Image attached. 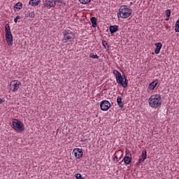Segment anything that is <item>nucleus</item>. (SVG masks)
<instances>
[{"instance_id":"nucleus-1","label":"nucleus","mask_w":179,"mask_h":179,"mask_svg":"<svg viewBox=\"0 0 179 179\" xmlns=\"http://www.w3.org/2000/svg\"><path fill=\"white\" fill-rule=\"evenodd\" d=\"M148 103L150 107L159 108V107H162V96L157 94L152 95L148 99Z\"/></svg>"},{"instance_id":"nucleus-2","label":"nucleus","mask_w":179,"mask_h":179,"mask_svg":"<svg viewBox=\"0 0 179 179\" xmlns=\"http://www.w3.org/2000/svg\"><path fill=\"white\" fill-rule=\"evenodd\" d=\"M119 15L122 19H127L132 15V9L128 8L127 6H121L119 9Z\"/></svg>"},{"instance_id":"nucleus-3","label":"nucleus","mask_w":179,"mask_h":179,"mask_svg":"<svg viewBox=\"0 0 179 179\" xmlns=\"http://www.w3.org/2000/svg\"><path fill=\"white\" fill-rule=\"evenodd\" d=\"M5 32H6V40L7 41L8 45H13V36H12V32L10 31V27L9 24H6Z\"/></svg>"},{"instance_id":"nucleus-4","label":"nucleus","mask_w":179,"mask_h":179,"mask_svg":"<svg viewBox=\"0 0 179 179\" xmlns=\"http://www.w3.org/2000/svg\"><path fill=\"white\" fill-rule=\"evenodd\" d=\"M63 36L62 41H64V43H68V41L72 43V41L75 40V34L69 30L63 31Z\"/></svg>"},{"instance_id":"nucleus-5","label":"nucleus","mask_w":179,"mask_h":179,"mask_svg":"<svg viewBox=\"0 0 179 179\" xmlns=\"http://www.w3.org/2000/svg\"><path fill=\"white\" fill-rule=\"evenodd\" d=\"M12 125L15 131H20V132L24 131V124L17 119H14V121L12 122Z\"/></svg>"},{"instance_id":"nucleus-6","label":"nucleus","mask_w":179,"mask_h":179,"mask_svg":"<svg viewBox=\"0 0 179 179\" xmlns=\"http://www.w3.org/2000/svg\"><path fill=\"white\" fill-rule=\"evenodd\" d=\"M116 81L122 86V87H127L128 83L127 82V77L125 76H120L116 77Z\"/></svg>"},{"instance_id":"nucleus-7","label":"nucleus","mask_w":179,"mask_h":179,"mask_svg":"<svg viewBox=\"0 0 179 179\" xmlns=\"http://www.w3.org/2000/svg\"><path fill=\"white\" fill-rule=\"evenodd\" d=\"M111 107V103L107 100L102 101L100 103V108L102 111H107Z\"/></svg>"},{"instance_id":"nucleus-8","label":"nucleus","mask_w":179,"mask_h":179,"mask_svg":"<svg viewBox=\"0 0 179 179\" xmlns=\"http://www.w3.org/2000/svg\"><path fill=\"white\" fill-rule=\"evenodd\" d=\"M20 85H22L20 81L13 80L10 82V90H13V92H17V90H19V87L20 86Z\"/></svg>"},{"instance_id":"nucleus-9","label":"nucleus","mask_w":179,"mask_h":179,"mask_svg":"<svg viewBox=\"0 0 179 179\" xmlns=\"http://www.w3.org/2000/svg\"><path fill=\"white\" fill-rule=\"evenodd\" d=\"M73 153H74V156L76 159H80V157L83 156V150L80 148H75L73 150Z\"/></svg>"},{"instance_id":"nucleus-10","label":"nucleus","mask_w":179,"mask_h":179,"mask_svg":"<svg viewBox=\"0 0 179 179\" xmlns=\"http://www.w3.org/2000/svg\"><path fill=\"white\" fill-rule=\"evenodd\" d=\"M43 5L46 6V8H54L57 3L54 0H46L44 1Z\"/></svg>"},{"instance_id":"nucleus-11","label":"nucleus","mask_w":179,"mask_h":179,"mask_svg":"<svg viewBox=\"0 0 179 179\" xmlns=\"http://www.w3.org/2000/svg\"><path fill=\"white\" fill-rule=\"evenodd\" d=\"M147 157H148V153H147L146 150L142 151L141 157L139 158L137 164H141L145 162V160H146Z\"/></svg>"},{"instance_id":"nucleus-12","label":"nucleus","mask_w":179,"mask_h":179,"mask_svg":"<svg viewBox=\"0 0 179 179\" xmlns=\"http://www.w3.org/2000/svg\"><path fill=\"white\" fill-rule=\"evenodd\" d=\"M156 46V48L155 50V54H160V50H162V48L163 47V45L162 43H157L155 44Z\"/></svg>"},{"instance_id":"nucleus-13","label":"nucleus","mask_w":179,"mask_h":179,"mask_svg":"<svg viewBox=\"0 0 179 179\" xmlns=\"http://www.w3.org/2000/svg\"><path fill=\"white\" fill-rule=\"evenodd\" d=\"M118 30V25L110 26L109 28V31L110 34H114V33H117Z\"/></svg>"},{"instance_id":"nucleus-14","label":"nucleus","mask_w":179,"mask_h":179,"mask_svg":"<svg viewBox=\"0 0 179 179\" xmlns=\"http://www.w3.org/2000/svg\"><path fill=\"white\" fill-rule=\"evenodd\" d=\"M157 83H159V82H157V80L152 81L148 86V89H150V90H155V87H156V86H157Z\"/></svg>"},{"instance_id":"nucleus-15","label":"nucleus","mask_w":179,"mask_h":179,"mask_svg":"<svg viewBox=\"0 0 179 179\" xmlns=\"http://www.w3.org/2000/svg\"><path fill=\"white\" fill-rule=\"evenodd\" d=\"M117 106L121 108H124V103H122V97L121 96H118L117 99Z\"/></svg>"},{"instance_id":"nucleus-16","label":"nucleus","mask_w":179,"mask_h":179,"mask_svg":"<svg viewBox=\"0 0 179 179\" xmlns=\"http://www.w3.org/2000/svg\"><path fill=\"white\" fill-rule=\"evenodd\" d=\"M40 2H41V0H30L29 1V4L31 5V6H38Z\"/></svg>"},{"instance_id":"nucleus-17","label":"nucleus","mask_w":179,"mask_h":179,"mask_svg":"<svg viewBox=\"0 0 179 179\" xmlns=\"http://www.w3.org/2000/svg\"><path fill=\"white\" fill-rule=\"evenodd\" d=\"M122 162H124V164H129L131 163V162H132V159L129 156H125L123 158Z\"/></svg>"},{"instance_id":"nucleus-18","label":"nucleus","mask_w":179,"mask_h":179,"mask_svg":"<svg viewBox=\"0 0 179 179\" xmlns=\"http://www.w3.org/2000/svg\"><path fill=\"white\" fill-rule=\"evenodd\" d=\"M91 23L92 24V27H97V19L96 17H91Z\"/></svg>"},{"instance_id":"nucleus-19","label":"nucleus","mask_w":179,"mask_h":179,"mask_svg":"<svg viewBox=\"0 0 179 179\" xmlns=\"http://www.w3.org/2000/svg\"><path fill=\"white\" fill-rule=\"evenodd\" d=\"M22 6H23V4H22V3L18 2L17 3L15 6H14V9H22Z\"/></svg>"},{"instance_id":"nucleus-20","label":"nucleus","mask_w":179,"mask_h":179,"mask_svg":"<svg viewBox=\"0 0 179 179\" xmlns=\"http://www.w3.org/2000/svg\"><path fill=\"white\" fill-rule=\"evenodd\" d=\"M80 3H82L83 5H86L87 3H90L92 0H79Z\"/></svg>"},{"instance_id":"nucleus-21","label":"nucleus","mask_w":179,"mask_h":179,"mask_svg":"<svg viewBox=\"0 0 179 179\" xmlns=\"http://www.w3.org/2000/svg\"><path fill=\"white\" fill-rule=\"evenodd\" d=\"M90 57L93 58V59H99V55H94V53H90Z\"/></svg>"},{"instance_id":"nucleus-22","label":"nucleus","mask_w":179,"mask_h":179,"mask_svg":"<svg viewBox=\"0 0 179 179\" xmlns=\"http://www.w3.org/2000/svg\"><path fill=\"white\" fill-rule=\"evenodd\" d=\"M166 13L167 20L170 19V16L171 15V10H170V9H167L166 10Z\"/></svg>"},{"instance_id":"nucleus-23","label":"nucleus","mask_w":179,"mask_h":179,"mask_svg":"<svg viewBox=\"0 0 179 179\" xmlns=\"http://www.w3.org/2000/svg\"><path fill=\"white\" fill-rule=\"evenodd\" d=\"M113 73L116 76V78L121 75V73H120V71H118L117 70H114Z\"/></svg>"},{"instance_id":"nucleus-24","label":"nucleus","mask_w":179,"mask_h":179,"mask_svg":"<svg viewBox=\"0 0 179 179\" xmlns=\"http://www.w3.org/2000/svg\"><path fill=\"white\" fill-rule=\"evenodd\" d=\"M102 44H103V45L105 48L108 49V43H107V42L106 41L103 40L102 41Z\"/></svg>"},{"instance_id":"nucleus-25","label":"nucleus","mask_w":179,"mask_h":179,"mask_svg":"<svg viewBox=\"0 0 179 179\" xmlns=\"http://www.w3.org/2000/svg\"><path fill=\"white\" fill-rule=\"evenodd\" d=\"M19 19H20V16L17 15V16L14 19L15 23H17V20H19Z\"/></svg>"},{"instance_id":"nucleus-26","label":"nucleus","mask_w":179,"mask_h":179,"mask_svg":"<svg viewBox=\"0 0 179 179\" xmlns=\"http://www.w3.org/2000/svg\"><path fill=\"white\" fill-rule=\"evenodd\" d=\"M29 17H34V12H31L29 13Z\"/></svg>"},{"instance_id":"nucleus-27","label":"nucleus","mask_w":179,"mask_h":179,"mask_svg":"<svg viewBox=\"0 0 179 179\" xmlns=\"http://www.w3.org/2000/svg\"><path fill=\"white\" fill-rule=\"evenodd\" d=\"M55 3H57V2H59V3H62V0H54Z\"/></svg>"},{"instance_id":"nucleus-28","label":"nucleus","mask_w":179,"mask_h":179,"mask_svg":"<svg viewBox=\"0 0 179 179\" xmlns=\"http://www.w3.org/2000/svg\"><path fill=\"white\" fill-rule=\"evenodd\" d=\"M113 160L114 162H115V160H118V157H114Z\"/></svg>"},{"instance_id":"nucleus-29","label":"nucleus","mask_w":179,"mask_h":179,"mask_svg":"<svg viewBox=\"0 0 179 179\" xmlns=\"http://www.w3.org/2000/svg\"><path fill=\"white\" fill-rule=\"evenodd\" d=\"M2 103H3V99L0 98V104H2Z\"/></svg>"},{"instance_id":"nucleus-30","label":"nucleus","mask_w":179,"mask_h":179,"mask_svg":"<svg viewBox=\"0 0 179 179\" xmlns=\"http://www.w3.org/2000/svg\"><path fill=\"white\" fill-rule=\"evenodd\" d=\"M131 5H132V2H131Z\"/></svg>"}]
</instances>
